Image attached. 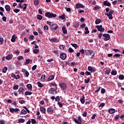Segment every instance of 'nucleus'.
<instances>
[{"mask_svg": "<svg viewBox=\"0 0 124 124\" xmlns=\"http://www.w3.org/2000/svg\"><path fill=\"white\" fill-rule=\"evenodd\" d=\"M85 34H88V33H90V31H89V29L88 28V27H85Z\"/></svg>", "mask_w": 124, "mask_h": 124, "instance_id": "nucleus-33", "label": "nucleus"}, {"mask_svg": "<svg viewBox=\"0 0 124 124\" xmlns=\"http://www.w3.org/2000/svg\"><path fill=\"white\" fill-rule=\"evenodd\" d=\"M47 112L48 114H50V115H52L53 113H54V108L52 107H49L47 108Z\"/></svg>", "mask_w": 124, "mask_h": 124, "instance_id": "nucleus-6", "label": "nucleus"}, {"mask_svg": "<svg viewBox=\"0 0 124 124\" xmlns=\"http://www.w3.org/2000/svg\"><path fill=\"white\" fill-rule=\"evenodd\" d=\"M18 61H21V60H24V57L20 56L17 57Z\"/></svg>", "mask_w": 124, "mask_h": 124, "instance_id": "nucleus-50", "label": "nucleus"}, {"mask_svg": "<svg viewBox=\"0 0 124 124\" xmlns=\"http://www.w3.org/2000/svg\"><path fill=\"white\" fill-rule=\"evenodd\" d=\"M60 100H61V98H60V97L59 96H57L55 98V101H56L57 102H60Z\"/></svg>", "mask_w": 124, "mask_h": 124, "instance_id": "nucleus-38", "label": "nucleus"}, {"mask_svg": "<svg viewBox=\"0 0 124 124\" xmlns=\"http://www.w3.org/2000/svg\"><path fill=\"white\" fill-rule=\"evenodd\" d=\"M55 78V76L54 75H51L49 77V78L47 79V81H52V80H54Z\"/></svg>", "mask_w": 124, "mask_h": 124, "instance_id": "nucleus-20", "label": "nucleus"}, {"mask_svg": "<svg viewBox=\"0 0 124 124\" xmlns=\"http://www.w3.org/2000/svg\"><path fill=\"white\" fill-rule=\"evenodd\" d=\"M62 31L64 34H66V33H67V30H66V28H65V27H62Z\"/></svg>", "mask_w": 124, "mask_h": 124, "instance_id": "nucleus-18", "label": "nucleus"}, {"mask_svg": "<svg viewBox=\"0 0 124 124\" xmlns=\"http://www.w3.org/2000/svg\"><path fill=\"white\" fill-rule=\"evenodd\" d=\"M59 48H60V50H63V49H64V45H61L59 46Z\"/></svg>", "mask_w": 124, "mask_h": 124, "instance_id": "nucleus-47", "label": "nucleus"}, {"mask_svg": "<svg viewBox=\"0 0 124 124\" xmlns=\"http://www.w3.org/2000/svg\"><path fill=\"white\" fill-rule=\"evenodd\" d=\"M113 13H114V11L113 10H110L109 12L108 15H112Z\"/></svg>", "mask_w": 124, "mask_h": 124, "instance_id": "nucleus-57", "label": "nucleus"}, {"mask_svg": "<svg viewBox=\"0 0 124 124\" xmlns=\"http://www.w3.org/2000/svg\"><path fill=\"white\" fill-rule=\"evenodd\" d=\"M11 77L14 79H16V80H18V78H17V77H16V75H15V74L14 73H12Z\"/></svg>", "mask_w": 124, "mask_h": 124, "instance_id": "nucleus-32", "label": "nucleus"}, {"mask_svg": "<svg viewBox=\"0 0 124 124\" xmlns=\"http://www.w3.org/2000/svg\"><path fill=\"white\" fill-rule=\"evenodd\" d=\"M80 101L82 104H84L85 103V96H83V97L80 99Z\"/></svg>", "mask_w": 124, "mask_h": 124, "instance_id": "nucleus-25", "label": "nucleus"}, {"mask_svg": "<svg viewBox=\"0 0 124 124\" xmlns=\"http://www.w3.org/2000/svg\"><path fill=\"white\" fill-rule=\"evenodd\" d=\"M0 124H5V122L3 120H0Z\"/></svg>", "mask_w": 124, "mask_h": 124, "instance_id": "nucleus-63", "label": "nucleus"}, {"mask_svg": "<svg viewBox=\"0 0 124 124\" xmlns=\"http://www.w3.org/2000/svg\"><path fill=\"white\" fill-rule=\"evenodd\" d=\"M7 69H8L7 67H6V66L4 67L2 69L3 73H6V72L7 71Z\"/></svg>", "mask_w": 124, "mask_h": 124, "instance_id": "nucleus-28", "label": "nucleus"}, {"mask_svg": "<svg viewBox=\"0 0 124 124\" xmlns=\"http://www.w3.org/2000/svg\"><path fill=\"white\" fill-rule=\"evenodd\" d=\"M78 8H85V6L83 5V4L78 3Z\"/></svg>", "mask_w": 124, "mask_h": 124, "instance_id": "nucleus-30", "label": "nucleus"}, {"mask_svg": "<svg viewBox=\"0 0 124 124\" xmlns=\"http://www.w3.org/2000/svg\"><path fill=\"white\" fill-rule=\"evenodd\" d=\"M45 74H43L42 75L41 79L42 82H44L45 81Z\"/></svg>", "mask_w": 124, "mask_h": 124, "instance_id": "nucleus-31", "label": "nucleus"}, {"mask_svg": "<svg viewBox=\"0 0 124 124\" xmlns=\"http://www.w3.org/2000/svg\"><path fill=\"white\" fill-rule=\"evenodd\" d=\"M101 20H100V19H97L95 22L96 25H97L98 24H99L100 23H101Z\"/></svg>", "mask_w": 124, "mask_h": 124, "instance_id": "nucleus-40", "label": "nucleus"}, {"mask_svg": "<svg viewBox=\"0 0 124 124\" xmlns=\"http://www.w3.org/2000/svg\"><path fill=\"white\" fill-rule=\"evenodd\" d=\"M91 75L92 74H91V72L89 71L85 72V75H86L87 76H88V75Z\"/></svg>", "mask_w": 124, "mask_h": 124, "instance_id": "nucleus-62", "label": "nucleus"}, {"mask_svg": "<svg viewBox=\"0 0 124 124\" xmlns=\"http://www.w3.org/2000/svg\"><path fill=\"white\" fill-rule=\"evenodd\" d=\"M12 58H13V55H12V54H10L6 57V59L8 61H9L11 60Z\"/></svg>", "mask_w": 124, "mask_h": 124, "instance_id": "nucleus-13", "label": "nucleus"}, {"mask_svg": "<svg viewBox=\"0 0 124 124\" xmlns=\"http://www.w3.org/2000/svg\"><path fill=\"white\" fill-rule=\"evenodd\" d=\"M78 124H82V118H81V116L78 117Z\"/></svg>", "mask_w": 124, "mask_h": 124, "instance_id": "nucleus-29", "label": "nucleus"}, {"mask_svg": "<svg viewBox=\"0 0 124 124\" xmlns=\"http://www.w3.org/2000/svg\"><path fill=\"white\" fill-rule=\"evenodd\" d=\"M37 67V65H34V66H33L32 67V70H35V69H36V68Z\"/></svg>", "mask_w": 124, "mask_h": 124, "instance_id": "nucleus-56", "label": "nucleus"}, {"mask_svg": "<svg viewBox=\"0 0 124 124\" xmlns=\"http://www.w3.org/2000/svg\"><path fill=\"white\" fill-rule=\"evenodd\" d=\"M40 111L42 114H46V108L44 107H41L40 108Z\"/></svg>", "mask_w": 124, "mask_h": 124, "instance_id": "nucleus-11", "label": "nucleus"}, {"mask_svg": "<svg viewBox=\"0 0 124 124\" xmlns=\"http://www.w3.org/2000/svg\"><path fill=\"white\" fill-rule=\"evenodd\" d=\"M26 114H27V110L23 109L21 110L19 115H26Z\"/></svg>", "mask_w": 124, "mask_h": 124, "instance_id": "nucleus-23", "label": "nucleus"}, {"mask_svg": "<svg viewBox=\"0 0 124 124\" xmlns=\"http://www.w3.org/2000/svg\"><path fill=\"white\" fill-rule=\"evenodd\" d=\"M96 27L99 31H104V29L102 27V25H97L96 26Z\"/></svg>", "mask_w": 124, "mask_h": 124, "instance_id": "nucleus-8", "label": "nucleus"}, {"mask_svg": "<svg viewBox=\"0 0 124 124\" xmlns=\"http://www.w3.org/2000/svg\"><path fill=\"white\" fill-rule=\"evenodd\" d=\"M30 52V48H28V49H26L24 51V53H29Z\"/></svg>", "mask_w": 124, "mask_h": 124, "instance_id": "nucleus-64", "label": "nucleus"}, {"mask_svg": "<svg viewBox=\"0 0 124 124\" xmlns=\"http://www.w3.org/2000/svg\"><path fill=\"white\" fill-rule=\"evenodd\" d=\"M50 85L53 87H55L56 88H57L58 87V85H57L56 83H51Z\"/></svg>", "mask_w": 124, "mask_h": 124, "instance_id": "nucleus-53", "label": "nucleus"}, {"mask_svg": "<svg viewBox=\"0 0 124 124\" xmlns=\"http://www.w3.org/2000/svg\"><path fill=\"white\" fill-rule=\"evenodd\" d=\"M32 62V60L26 59V62L24 63L25 65H28V64H29V63H30V62Z\"/></svg>", "mask_w": 124, "mask_h": 124, "instance_id": "nucleus-17", "label": "nucleus"}, {"mask_svg": "<svg viewBox=\"0 0 124 124\" xmlns=\"http://www.w3.org/2000/svg\"><path fill=\"white\" fill-rule=\"evenodd\" d=\"M38 32H39V33H40V34H42L43 32H42V31H41V29L38 28Z\"/></svg>", "mask_w": 124, "mask_h": 124, "instance_id": "nucleus-58", "label": "nucleus"}, {"mask_svg": "<svg viewBox=\"0 0 124 124\" xmlns=\"http://www.w3.org/2000/svg\"><path fill=\"white\" fill-rule=\"evenodd\" d=\"M85 54L86 56H90L93 54L92 50H85Z\"/></svg>", "mask_w": 124, "mask_h": 124, "instance_id": "nucleus-15", "label": "nucleus"}, {"mask_svg": "<svg viewBox=\"0 0 124 124\" xmlns=\"http://www.w3.org/2000/svg\"><path fill=\"white\" fill-rule=\"evenodd\" d=\"M37 85H38V87H39V88H43V87H44V85L40 82V81L37 82Z\"/></svg>", "mask_w": 124, "mask_h": 124, "instance_id": "nucleus-21", "label": "nucleus"}, {"mask_svg": "<svg viewBox=\"0 0 124 124\" xmlns=\"http://www.w3.org/2000/svg\"><path fill=\"white\" fill-rule=\"evenodd\" d=\"M11 41L12 42H15V41H16V36L15 35H14L12 37V39H11Z\"/></svg>", "mask_w": 124, "mask_h": 124, "instance_id": "nucleus-24", "label": "nucleus"}, {"mask_svg": "<svg viewBox=\"0 0 124 124\" xmlns=\"http://www.w3.org/2000/svg\"><path fill=\"white\" fill-rule=\"evenodd\" d=\"M103 36L105 37L104 38L105 41H108L110 39V35L109 34H104Z\"/></svg>", "mask_w": 124, "mask_h": 124, "instance_id": "nucleus-5", "label": "nucleus"}, {"mask_svg": "<svg viewBox=\"0 0 124 124\" xmlns=\"http://www.w3.org/2000/svg\"><path fill=\"white\" fill-rule=\"evenodd\" d=\"M119 80H124V75H120L119 76Z\"/></svg>", "mask_w": 124, "mask_h": 124, "instance_id": "nucleus-36", "label": "nucleus"}, {"mask_svg": "<svg viewBox=\"0 0 124 124\" xmlns=\"http://www.w3.org/2000/svg\"><path fill=\"white\" fill-rule=\"evenodd\" d=\"M26 87H27V89H28V90H30V91H32V85L31 84H28L26 85Z\"/></svg>", "mask_w": 124, "mask_h": 124, "instance_id": "nucleus-19", "label": "nucleus"}, {"mask_svg": "<svg viewBox=\"0 0 124 124\" xmlns=\"http://www.w3.org/2000/svg\"><path fill=\"white\" fill-rule=\"evenodd\" d=\"M84 82L85 83H86V84H88V83H89V82H90V78H88L87 79H85L84 80Z\"/></svg>", "mask_w": 124, "mask_h": 124, "instance_id": "nucleus-59", "label": "nucleus"}, {"mask_svg": "<svg viewBox=\"0 0 124 124\" xmlns=\"http://www.w3.org/2000/svg\"><path fill=\"white\" fill-rule=\"evenodd\" d=\"M50 29L52 31H56L57 29H59V25L55 23H53L50 27Z\"/></svg>", "mask_w": 124, "mask_h": 124, "instance_id": "nucleus-4", "label": "nucleus"}, {"mask_svg": "<svg viewBox=\"0 0 124 124\" xmlns=\"http://www.w3.org/2000/svg\"><path fill=\"white\" fill-rule=\"evenodd\" d=\"M5 9H6L7 12H10V10H11V7L9 5H6L5 6Z\"/></svg>", "mask_w": 124, "mask_h": 124, "instance_id": "nucleus-12", "label": "nucleus"}, {"mask_svg": "<svg viewBox=\"0 0 124 124\" xmlns=\"http://www.w3.org/2000/svg\"><path fill=\"white\" fill-rule=\"evenodd\" d=\"M18 92L19 93V94H21V93H23L25 92V89H24L23 87H20L18 90Z\"/></svg>", "mask_w": 124, "mask_h": 124, "instance_id": "nucleus-14", "label": "nucleus"}, {"mask_svg": "<svg viewBox=\"0 0 124 124\" xmlns=\"http://www.w3.org/2000/svg\"><path fill=\"white\" fill-rule=\"evenodd\" d=\"M71 45L73 46V47H74L75 49H77L78 48V45L76 44H71Z\"/></svg>", "mask_w": 124, "mask_h": 124, "instance_id": "nucleus-42", "label": "nucleus"}, {"mask_svg": "<svg viewBox=\"0 0 124 124\" xmlns=\"http://www.w3.org/2000/svg\"><path fill=\"white\" fill-rule=\"evenodd\" d=\"M88 69L89 71H91V72H92L93 67L92 66H88Z\"/></svg>", "mask_w": 124, "mask_h": 124, "instance_id": "nucleus-52", "label": "nucleus"}, {"mask_svg": "<svg viewBox=\"0 0 124 124\" xmlns=\"http://www.w3.org/2000/svg\"><path fill=\"white\" fill-rule=\"evenodd\" d=\"M19 102L20 104H24L25 103L26 101L24 100H19Z\"/></svg>", "mask_w": 124, "mask_h": 124, "instance_id": "nucleus-51", "label": "nucleus"}, {"mask_svg": "<svg viewBox=\"0 0 124 124\" xmlns=\"http://www.w3.org/2000/svg\"><path fill=\"white\" fill-rule=\"evenodd\" d=\"M24 94L25 95H31V94H32V93L31 92L26 91L25 92Z\"/></svg>", "mask_w": 124, "mask_h": 124, "instance_id": "nucleus-26", "label": "nucleus"}, {"mask_svg": "<svg viewBox=\"0 0 124 124\" xmlns=\"http://www.w3.org/2000/svg\"><path fill=\"white\" fill-rule=\"evenodd\" d=\"M3 41H4L3 38L0 37V42L1 43V44H3Z\"/></svg>", "mask_w": 124, "mask_h": 124, "instance_id": "nucleus-60", "label": "nucleus"}, {"mask_svg": "<svg viewBox=\"0 0 124 124\" xmlns=\"http://www.w3.org/2000/svg\"><path fill=\"white\" fill-rule=\"evenodd\" d=\"M57 90H58V87H56L55 89L54 88H51L48 90V93L50 94H57L58 92H57Z\"/></svg>", "mask_w": 124, "mask_h": 124, "instance_id": "nucleus-1", "label": "nucleus"}, {"mask_svg": "<svg viewBox=\"0 0 124 124\" xmlns=\"http://www.w3.org/2000/svg\"><path fill=\"white\" fill-rule=\"evenodd\" d=\"M39 0H34V5H37L39 4Z\"/></svg>", "mask_w": 124, "mask_h": 124, "instance_id": "nucleus-37", "label": "nucleus"}, {"mask_svg": "<svg viewBox=\"0 0 124 124\" xmlns=\"http://www.w3.org/2000/svg\"><path fill=\"white\" fill-rule=\"evenodd\" d=\"M68 51L70 52V53H73V52H74V50L71 47L69 48Z\"/></svg>", "mask_w": 124, "mask_h": 124, "instance_id": "nucleus-55", "label": "nucleus"}, {"mask_svg": "<svg viewBox=\"0 0 124 124\" xmlns=\"http://www.w3.org/2000/svg\"><path fill=\"white\" fill-rule=\"evenodd\" d=\"M49 41H51V42H56V43H58L59 42V39L57 38H49Z\"/></svg>", "mask_w": 124, "mask_h": 124, "instance_id": "nucleus-9", "label": "nucleus"}, {"mask_svg": "<svg viewBox=\"0 0 124 124\" xmlns=\"http://www.w3.org/2000/svg\"><path fill=\"white\" fill-rule=\"evenodd\" d=\"M10 112V113H12L13 114L14 112H18V111H20V109L18 108H9Z\"/></svg>", "mask_w": 124, "mask_h": 124, "instance_id": "nucleus-7", "label": "nucleus"}, {"mask_svg": "<svg viewBox=\"0 0 124 124\" xmlns=\"http://www.w3.org/2000/svg\"><path fill=\"white\" fill-rule=\"evenodd\" d=\"M59 19H62V20H64L65 18V14H63L62 15L60 16L59 17Z\"/></svg>", "mask_w": 124, "mask_h": 124, "instance_id": "nucleus-34", "label": "nucleus"}, {"mask_svg": "<svg viewBox=\"0 0 124 124\" xmlns=\"http://www.w3.org/2000/svg\"><path fill=\"white\" fill-rule=\"evenodd\" d=\"M115 112V109L114 108H109L108 109V113H109L110 114H114Z\"/></svg>", "mask_w": 124, "mask_h": 124, "instance_id": "nucleus-22", "label": "nucleus"}, {"mask_svg": "<svg viewBox=\"0 0 124 124\" xmlns=\"http://www.w3.org/2000/svg\"><path fill=\"white\" fill-rule=\"evenodd\" d=\"M33 52L34 53V54H38V53H39V50L38 49H34L33 51Z\"/></svg>", "mask_w": 124, "mask_h": 124, "instance_id": "nucleus-46", "label": "nucleus"}, {"mask_svg": "<svg viewBox=\"0 0 124 124\" xmlns=\"http://www.w3.org/2000/svg\"><path fill=\"white\" fill-rule=\"evenodd\" d=\"M103 4L106 6H111V3L108 1H104L103 2Z\"/></svg>", "mask_w": 124, "mask_h": 124, "instance_id": "nucleus-16", "label": "nucleus"}, {"mask_svg": "<svg viewBox=\"0 0 124 124\" xmlns=\"http://www.w3.org/2000/svg\"><path fill=\"white\" fill-rule=\"evenodd\" d=\"M59 87L62 91H64L66 89V83L64 82H62L59 83Z\"/></svg>", "mask_w": 124, "mask_h": 124, "instance_id": "nucleus-3", "label": "nucleus"}, {"mask_svg": "<svg viewBox=\"0 0 124 124\" xmlns=\"http://www.w3.org/2000/svg\"><path fill=\"white\" fill-rule=\"evenodd\" d=\"M120 118V114H117L115 117V120H119V118Z\"/></svg>", "mask_w": 124, "mask_h": 124, "instance_id": "nucleus-54", "label": "nucleus"}, {"mask_svg": "<svg viewBox=\"0 0 124 124\" xmlns=\"http://www.w3.org/2000/svg\"><path fill=\"white\" fill-rule=\"evenodd\" d=\"M118 103H120V104H123V103H124V101H123V100L122 99H119L118 101Z\"/></svg>", "mask_w": 124, "mask_h": 124, "instance_id": "nucleus-61", "label": "nucleus"}, {"mask_svg": "<svg viewBox=\"0 0 124 124\" xmlns=\"http://www.w3.org/2000/svg\"><path fill=\"white\" fill-rule=\"evenodd\" d=\"M45 16L47 18H54L55 17H57V15L53 13H51L50 12H47L46 13Z\"/></svg>", "mask_w": 124, "mask_h": 124, "instance_id": "nucleus-2", "label": "nucleus"}, {"mask_svg": "<svg viewBox=\"0 0 124 124\" xmlns=\"http://www.w3.org/2000/svg\"><path fill=\"white\" fill-rule=\"evenodd\" d=\"M13 11L15 13H18V12H20V9H14Z\"/></svg>", "mask_w": 124, "mask_h": 124, "instance_id": "nucleus-49", "label": "nucleus"}, {"mask_svg": "<svg viewBox=\"0 0 124 124\" xmlns=\"http://www.w3.org/2000/svg\"><path fill=\"white\" fill-rule=\"evenodd\" d=\"M42 18H43V16L40 15H37V18L38 20H42Z\"/></svg>", "mask_w": 124, "mask_h": 124, "instance_id": "nucleus-35", "label": "nucleus"}, {"mask_svg": "<svg viewBox=\"0 0 124 124\" xmlns=\"http://www.w3.org/2000/svg\"><path fill=\"white\" fill-rule=\"evenodd\" d=\"M31 121L32 124H36V120H35L34 119H31Z\"/></svg>", "mask_w": 124, "mask_h": 124, "instance_id": "nucleus-43", "label": "nucleus"}, {"mask_svg": "<svg viewBox=\"0 0 124 124\" xmlns=\"http://www.w3.org/2000/svg\"><path fill=\"white\" fill-rule=\"evenodd\" d=\"M112 75H117V71L114 70L112 71L111 72Z\"/></svg>", "mask_w": 124, "mask_h": 124, "instance_id": "nucleus-45", "label": "nucleus"}, {"mask_svg": "<svg viewBox=\"0 0 124 124\" xmlns=\"http://www.w3.org/2000/svg\"><path fill=\"white\" fill-rule=\"evenodd\" d=\"M18 122H19V123H21L22 124H24V123H25V120L23 118H20L18 120Z\"/></svg>", "mask_w": 124, "mask_h": 124, "instance_id": "nucleus-27", "label": "nucleus"}, {"mask_svg": "<svg viewBox=\"0 0 124 124\" xmlns=\"http://www.w3.org/2000/svg\"><path fill=\"white\" fill-rule=\"evenodd\" d=\"M106 15L108 16V19H110V20H112V19H113V16H112V15H109V13H108Z\"/></svg>", "mask_w": 124, "mask_h": 124, "instance_id": "nucleus-41", "label": "nucleus"}, {"mask_svg": "<svg viewBox=\"0 0 124 124\" xmlns=\"http://www.w3.org/2000/svg\"><path fill=\"white\" fill-rule=\"evenodd\" d=\"M18 89H19V85H15L13 87V90H18Z\"/></svg>", "mask_w": 124, "mask_h": 124, "instance_id": "nucleus-48", "label": "nucleus"}, {"mask_svg": "<svg viewBox=\"0 0 124 124\" xmlns=\"http://www.w3.org/2000/svg\"><path fill=\"white\" fill-rule=\"evenodd\" d=\"M24 75H25V77H29V76L30 75V73H29V72H28V71H26L25 72Z\"/></svg>", "mask_w": 124, "mask_h": 124, "instance_id": "nucleus-39", "label": "nucleus"}, {"mask_svg": "<svg viewBox=\"0 0 124 124\" xmlns=\"http://www.w3.org/2000/svg\"><path fill=\"white\" fill-rule=\"evenodd\" d=\"M58 105H59V107H60V108H62V106H63V104L61 103L60 102H58L57 103Z\"/></svg>", "mask_w": 124, "mask_h": 124, "instance_id": "nucleus-44", "label": "nucleus"}, {"mask_svg": "<svg viewBox=\"0 0 124 124\" xmlns=\"http://www.w3.org/2000/svg\"><path fill=\"white\" fill-rule=\"evenodd\" d=\"M60 58L62 59V60H65V58H66V53H62L60 54Z\"/></svg>", "mask_w": 124, "mask_h": 124, "instance_id": "nucleus-10", "label": "nucleus"}]
</instances>
